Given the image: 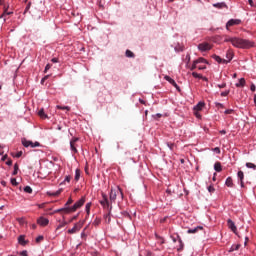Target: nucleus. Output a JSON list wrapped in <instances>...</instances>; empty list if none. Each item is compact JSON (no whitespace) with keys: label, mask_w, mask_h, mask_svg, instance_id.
Instances as JSON below:
<instances>
[{"label":"nucleus","mask_w":256,"mask_h":256,"mask_svg":"<svg viewBox=\"0 0 256 256\" xmlns=\"http://www.w3.org/2000/svg\"><path fill=\"white\" fill-rule=\"evenodd\" d=\"M224 41L226 43H231L233 47H237L238 49H251V47H253V42L246 39L226 38Z\"/></svg>","instance_id":"1"},{"label":"nucleus","mask_w":256,"mask_h":256,"mask_svg":"<svg viewBox=\"0 0 256 256\" xmlns=\"http://www.w3.org/2000/svg\"><path fill=\"white\" fill-rule=\"evenodd\" d=\"M117 197H120V199H123V190H121L120 187H116L114 189H111L110 191V201L112 203H115V201H117Z\"/></svg>","instance_id":"2"},{"label":"nucleus","mask_w":256,"mask_h":256,"mask_svg":"<svg viewBox=\"0 0 256 256\" xmlns=\"http://www.w3.org/2000/svg\"><path fill=\"white\" fill-rule=\"evenodd\" d=\"M103 199L100 200V205H102V207H104V209L109 210V213H111V209H113V206H111V204H109V198H107V196L105 194H102Z\"/></svg>","instance_id":"3"},{"label":"nucleus","mask_w":256,"mask_h":256,"mask_svg":"<svg viewBox=\"0 0 256 256\" xmlns=\"http://www.w3.org/2000/svg\"><path fill=\"white\" fill-rule=\"evenodd\" d=\"M21 142L24 147H32V149L35 147H41V143L39 142L33 143V141L27 140L26 138H22Z\"/></svg>","instance_id":"4"},{"label":"nucleus","mask_w":256,"mask_h":256,"mask_svg":"<svg viewBox=\"0 0 256 256\" xmlns=\"http://www.w3.org/2000/svg\"><path fill=\"white\" fill-rule=\"evenodd\" d=\"M85 205V197H82L80 200H78L73 206H72V211H77V209H81Z\"/></svg>","instance_id":"5"},{"label":"nucleus","mask_w":256,"mask_h":256,"mask_svg":"<svg viewBox=\"0 0 256 256\" xmlns=\"http://www.w3.org/2000/svg\"><path fill=\"white\" fill-rule=\"evenodd\" d=\"M72 209H73L72 206L71 207L65 206L64 208L55 210L54 213H66V214L75 213L74 210Z\"/></svg>","instance_id":"6"},{"label":"nucleus","mask_w":256,"mask_h":256,"mask_svg":"<svg viewBox=\"0 0 256 256\" xmlns=\"http://www.w3.org/2000/svg\"><path fill=\"white\" fill-rule=\"evenodd\" d=\"M77 141H79L77 137L72 138L70 141V149L73 153H77Z\"/></svg>","instance_id":"7"},{"label":"nucleus","mask_w":256,"mask_h":256,"mask_svg":"<svg viewBox=\"0 0 256 256\" xmlns=\"http://www.w3.org/2000/svg\"><path fill=\"white\" fill-rule=\"evenodd\" d=\"M165 81H168V83L170 85H173V87H175V89H177V91H181V88L179 87V85H177V82H175L173 80V78L169 77V76H164Z\"/></svg>","instance_id":"8"},{"label":"nucleus","mask_w":256,"mask_h":256,"mask_svg":"<svg viewBox=\"0 0 256 256\" xmlns=\"http://www.w3.org/2000/svg\"><path fill=\"white\" fill-rule=\"evenodd\" d=\"M233 25H241V20H239V19H230L226 23V29H229V27H233Z\"/></svg>","instance_id":"9"},{"label":"nucleus","mask_w":256,"mask_h":256,"mask_svg":"<svg viewBox=\"0 0 256 256\" xmlns=\"http://www.w3.org/2000/svg\"><path fill=\"white\" fill-rule=\"evenodd\" d=\"M199 51H211V45L209 43H201L198 45Z\"/></svg>","instance_id":"10"},{"label":"nucleus","mask_w":256,"mask_h":256,"mask_svg":"<svg viewBox=\"0 0 256 256\" xmlns=\"http://www.w3.org/2000/svg\"><path fill=\"white\" fill-rule=\"evenodd\" d=\"M38 225H40L41 227H47V225H49V219L45 218V217H40L37 220Z\"/></svg>","instance_id":"11"},{"label":"nucleus","mask_w":256,"mask_h":256,"mask_svg":"<svg viewBox=\"0 0 256 256\" xmlns=\"http://www.w3.org/2000/svg\"><path fill=\"white\" fill-rule=\"evenodd\" d=\"M227 226L229 227V229H231L233 233L237 234V226H235V222H233V220L228 219Z\"/></svg>","instance_id":"12"},{"label":"nucleus","mask_w":256,"mask_h":256,"mask_svg":"<svg viewBox=\"0 0 256 256\" xmlns=\"http://www.w3.org/2000/svg\"><path fill=\"white\" fill-rule=\"evenodd\" d=\"M199 231H203V226H197L195 228H191L187 230L188 234H195V233H199Z\"/></svg>","instance_id":"13"},{"label":"nucleus","mask_w":256,"mask_h":256,"mask_svg":"<svg viewBox=\"0 0 256 256\" xmlns=\"http://www.w3.org/2000/svg\"><path fill=\"white\" fill-rule=\"evenodd\" d=\"M212 58L215 59V61H217V63H225V64L229 63V61H227L225 59H221V57H219L218 55H215V54L212 56Z\"/></svg>","instance_id":"14"},{"label":"nucleus","mask_w":256,"mask_h":256,"mask_svg":"<svg viewBox=\"0 0 256 256\" xmlns=\"http://www.w3.org/2000/svg\"><path fill=\"white\" fill-rule=\"evenodd\" d=\"M214 169L217 173H221V171H223V166H221V162H216L214 164Z\"/></svg>","instance_id":"15"},{"label":"nucleus","mask_w":256,"mask_h":256,"mask_svg":"<svg viewBox=\"0 0 256 256\" xmlns=\"http://www.w3.org/2000/svg\"><path fill=\"white\" fill-rule=\"evenodd\" d=\"M205 107V102H199L196 106H194V111H202Z\"/></svg>","instance_id":"16"},{"label":"nucleus","mask_w":256,"mask_h":256,"mask_svg":"<svg viewBox=\"0 0 256 256\" xmlns=\"http://www.w3.org/2000/svg\"><path fill=\"white\" fill-rule=\"evenodd\" d=\"M18 243L20 245H27V241H25V236L21 235L18 237Z\"/></svg>","instance_id":"17"},{"label":"nucleus","mask_w":256,"mask_h":256,"mask_svg":"<svg viewBox=\"0 0 256 256\" xmlns=\"http://www.w3.org/2000/svg\"><path fill=\"white\" fill-rule=\"evenodd\" d=\"M77 231H79V226L76 224L72 229L68 230V233L73 235V233H77Z\"/></svg>","instance_id":"18"},{"label":"nucleus","mask_w":256,"mask_h":256,"mask_svg":"<svg viewBox=\"0 0 256 256\" xmlns=\"http://www.w3.org/2000/svg\"><path fill=\"white\" fill-rule=\"evenodd\" d=\"M61 193H63V189H59L56 192L48 193V195H51L52 197H59V195H61Z\"/></svg>","instance_id":"19"},{"label":"nucleus","mask_w":256,"mask_h":256,"mask_svg":"<svg viewBox=\"0 0 256 256\" xmlns=\"http://www.w3.org/2000/svg\"><path fill=\"white\" fill-rule=\"evenodd\" d=\"M225 185H226L227 187H233V178L228 177V178L226 179Z\"/></svg>","instance_id":"20"},{"label":"nucleus","mask_w":256,"mask_h":256,"mask_svg":"<svg viewBox=\"0 0 256 256\" xmlns=\"http://www.w3.org/2000/svg\"><path fill=\"white\" fill-rule=\"evenodd\" d=\"M240 247H241V244L232 245L231 248H230V253H232L233 251H239Z\"/></svg>","instance_id":"21"},{"label":"nucleus","mask_w":256,"mask_h":256,"mask_svg":"<svg viewBox=\"0 0 256 256\" xmlns=\"http://www.w3.org/2000/svg\"><path fill=\"white\" fill-rule=\"evenodd\" d=\"M38 115L41 119H47V114H45V110L43 109L39 110Z\"/></svg>","instance_id":"22"},{"label":"nucleus","mask_w":256,"mask_h":256,"mask_svg":"<svg viewBox=\"0 0 256 256\" xmlns=\"http://www.w3.org/2000/svg\"><path fill=\"white\" fill-rule=\"evenodd\" d=\"M7 9H9V6H4V13L1 17H5V15H13V12H8Z\"/></svg>","instance_id":"23"},{"label":"nucleus","mask_w":256,"mask_h":256,"mask_svg":"<svg viewBox=\"0 0 256 256\" xmlns=\"http://www.w3.org/2000/svg\"><path fill=\"white\" fill-rule=\"evenodd\" d=\"M81 178V171L79 169H76L75 171V181H79Z\"/></svg>","instance_id":"24"},{"label":"nucleus","mask_w":256,"mask_h":256,"mask_svg":"<svg viewBox=\"0 0 256 256\" xmlns=\"http://www.w3.org/2000/svg\"><path fill=\"white\" fill-rule=\"evenodd\" d=\"M85 211H86L87 215H89L91 213V202L86 204Z\"/></svg>","instance_id":"25"},{"label":"nucleus","mask_w":256,"mask_h":256,"mask_svg":"<svg viewBox=\"0 0 256 256\" xmlns=\"http://www.w3.org/2000/svg\"><path fill=\"white\" fill-rule=\"evenodd\" d=\"M245 85V78H241L239 83H236V87H243Z\"/></svg>","instance_id":"26"},{"label":"nucleus","mask_w":256,"mask_h":256,"mask_svg":"<svg viewBox=\"0 0 256 256\" xmlns=\"http://www.w3.org/2000/svg\"><path fill=\"white\" fill-rule=\"evenodd\" d=\"M65 183H71V176H66L64 181L60 183V185H65Z\"/></svg>","instance_id":"27"},{"label":"nucleus","mask_w":256,"mask_h":256,"mask_svg":"<svg viewBox=\"0 0 256 256\" xmlns=\"http://www.w3.org/2000/svg\"><path fill=\"white\" fill-rule=\"evenodd\" d=\"M246 167L248 168V169H256V165L255 164H253V163H251V162H247L246 163Z\"/></svg>","instance_id":"28"},{"label":"nucleus","mask_w":256,"mask_h":256,"mask_svg":"<svg viewBox=\"0 0 256 256\" xmlns=\"http://www.w3.org/2000/svg\"><path fill=\"white\" fill-rule=\"evenodd\" d=\"M24 192L31 194L33 193V188H31V186H26L24 187Z\"/></svg>","instance_id":"29"},{"label":"nucleus","mask_w":256,"mask_h":256,"mask_svg":"<svg viewBox=\"0 0 256 256\" xmlns=\"http://www.w3.org/2000/svg\"><path fill=\"white\" fill-rule=\"evenodd\" d=\"M17 173H19V164H14V171L12 173V175H17Z\"/></svg>","instance_id":"30"},{"label":"nucleus","mask_w":256,"mask_h":256,"mask_svg":"<svg viewBox=\"0 0 256 256\" xmlns=\"http://www.w3.org/2000/svg\"><path fill=\"white\" fill-rule=\"evenodd\" d=\"M213 7H216L217 9H223V7H225V3H216L213 4Z\"/></svg>","instance_id":"31"},{"label":"nucleus","mask_w":256,"mask_h":256,"mask_svg":"<svg viewBox=\"0 0 256 256\" xmlns=\"http://www.w3.org/2000/svg\"><path fill=\"white\" fill-rule=\"evenodd\" d=\"M57 109H61L62 111H71V107L69 106H57Z\"/></svg>","instance_id":"32"},{"label":"nucleus","mask_w":256,"mask_h":256,"mask_svg":"<svg viewBox=\"0 0 256 256\" xmlns=\"http://www.w3.org/2000/svg\"><path fill=\"white\" fill-rule=\"evenodd\" d=\"M126 57L133 58L135 54L131 50H126Z\"/></svg>","instance_id":"33"},{"label":"nucleus","mask_w":256,"mask_h":256,"mask_svg":"<svg viewBox=\"0 0 256 256\" xmlns=\"http://www.w3.org/2000/svg\"><path fill=\"white\" fill-rule=\"evenodd\" d=\"M65 225H67V222L63 221V222H60L59 225L57 226V231H59V229H63V227H65Z\"/></svg>","instance_id":"34"},{"label":"nucleus","mask_w":256,"mask_h":256,"mask_svg":"<svg viewBox=\"0 0 256 256\" xmlns=\"http://www.w3.org/2000/svg\"><path fill=\"white\" fill-rule=\"evenodd\" d=\"M226 57L228 59L226 61H228V63H229V61H231L233 59V53L228 51L227 54H226Z\"/></svg>","instance_id":"35"},{"label":"nucleus","mask_w":256,"mask_h":256,"mask_svg":"<svg viewBox=\"0 0 256 256\" xmlns=\"http://www.w3.org/2000/svg\"><path fill=\"white\" fill-rule=\"evenodd\" d=\"M238 178L240 179V181H243V179L245 178V174L243 173V171H238Z\"/></svg>","instance_id":"36"},{"label":"nucleus","mask_w":256,"mask_h":256,"mask_svg":"<svg viewBox=\"0 0 256 256\" xmlns=\"http://www.w3.org/2000/svg\"><path fill=\"white\" fill-rule=\"evenodd\" d=\"M195 63H209L207 62V60H205V58H198L197 60H195Z\"/></svg>","instance_id":"37"},{"label":"nucleus","mask_w":256,"mask_h":256,"mask_svg":"<svg viewBox=\"0 0 256 256\" xmlns=\"http://www.w3.org/2000/svg\"><path fill=\"white\" fill-rule=\"evenodd\" d=\"M11 184L14 185V187H17L19 185V183H17V179L15 178H11Z\"/></svg>","instance_id":"38"},{"label":"nucleus","mask_w":256,"mask_h":256,"mask_svg":"<svg viewBox=\"0 0 256 256\" xmlns=\"http://www.w3.org/2000/svg\"><path fill=\"white\" fill-rule=\"evenodd\" d=\"M192 77H195V79H201V74H199L197 72H193Z\"/></svg>","instance_id":"39"},{"label":"nucleus","mask_w":256,"mask_h":256,"mask_svg":"<svg viewBox=\"0 0 256 256\" xmlns=\"http://www.w3.org/2000/svg\"><path fill=\"white\" fill-rule=\"evenodd\" d=\"M73 203V198H69L68 201L65 204V207H69Z\"/></svg>","instance_id":"40"},{"label":"nucleus","mask_w":256,"mask_h":256,"mask_svg":"<svg viewBox=\"0 0 256 256\" xmlns=\"http://www.w3.org/2000/svg\"><path fill=\"white\" fill-rule=\"evenodd\" d=\"M100 223H101V219H99V218H96L95 220H94V222H93V225H100Z\"/></svg>","instance_id":"41"},{"label":"nucleus","mask_w":256,"mask_h":256,"mask_svg":"<svg viewBox=\"0 0 256 256\" xmlns=\"http://www.w3.org/2000/svg\"><path fill=\"white\" fill-rule=\"evenodd\" d=\"M208 191H209V193H215V187L208 186Z\"/></svg>","instance_id":"42"},{"label":"nucleus","mask_w":256,"mask_h":256,"mask_svg":"<svg viewBox=\"0 0 256 256\" xmlns=\"http://www.w3.org/2000/svg\"><path fill=\"white\" fill-rule=\"evenodd\" d=\"M17 221L20 225H23L25 223V218H17Z\"/></svg>","instance_id":"43"},{"label":"nucleus","mask_w":256,"mask_h":256,"mask_svg":"<svg viewBox=\"0 0 256 256\" xmlns=\"http://www.w3.org/2000/svg\"><path fill=\"white\" fill-rule=\"evenodd\" d=\"M43 236H38L37 238H36V243H41V241H43Z\"/></svg>","instance_id":"44"},{"label":"nucleus","mask_w":256,"mask_h":256,"mask_svg":"<svg viewBox=\"0 0 256 256\" xmlns=\"http://www.w3.org/2000/svg\"><path fill=\"white\" fill-rule=\"evenodd\" d=\"M49 69H51V64H47L45 69H44V73H47V71H49Z\"/></svg>","instance_id":"45"},{"label":"nucleus","mask_w":256,"mask_h":256,"mask_svg":"<svg viewBox=\"0 0 256 256\" xmlns=\"http://www.w3.org/2000/svg\"><path fill=\"white\" fill-rule=\"evenodd\" d=\"M225 115H231V113H233V109H228V110H225Z\"/></svg>","instance_id":"46"},{"label":"nucleus","mask_w":256,"mask_h":256,"mask_svg":"<svg viewBox=\"0 0 256 256\" xmlns=\"http://www.w3.org/2000/svg\"><path fill=\"white\" fill-rule=\"evenodd\" d=\"M197 65H199L198 63H195V61L193 62V65L191 67V71L197 69Z\"/></svg>","instance_id":"47"},{"label":"nucleus","mask_w":256,"mask_h":256,"mask_svg":"<svg viewBox=\"0 0 256 256\" xmlns=\"http://www.w3.org/2000/svg\"><path fill=\"white\" fill-rule=\"evenodd\" d=\"M167 147H169V149L173 150V147H175V144L167 142Z\"/></svg>","instance_id":"48"},{"label":"nucleus","mask_w":256,"mask_h":256,"mask_svg":"<svg viewBox=\"0 0 256 256\" xmlns=\"http://www.w3.org/2000/svg\"><path fill=\"white\" fill-rule=\"evenodd\" d=\"M219 89H225V87H227L226 83L223 84H218Z\"/></svg>","instance_id":"49"},{"label":"nucleus","mask_w":256,"mask_h":256,"mask_svg":"<svg viewBox=\"0 0 256 256\" xmlns=\"http://www.w3.org/2000/svg\"><path fill=\"white\" fill-rule=\"evenodd\" d=\"M214 153H217L219 155V153H221V149H219V147H216L213 149Z\"/></svg>","instance_id":"50"},{"label":"nucleus","mask_w":256,"mask_h":256,"mask_svg":"<svg viewBox=\"0 0 256 256\" xmlns=\"http://www.w3.org/2000/svg\"><path fill=\"white\" fill-rule=\"evenodd\" d=\"M153 117H154V119H161V117H163V115L158 113V114L154 115Z\"/></svg>","instance_id":"51"},{"label":"nucleus","mask_w":256,"mask_h":256,"mask_svg":"<svg viewBox=\"0 0 256 256\" xmlns=\"http://www.w3.org/2000/svg\"><path fill=\"white\" fill-rule=\"evenodd\" d=\"M229 95V91H225L221 93V97H227Z\"/></svg>","instance_id":"52"},{"label":"nucleus","mask_w":256,"mask_h":256,"mask_svg":"<svg viewBox=\"0 0 256 256\" xmlns=\"http://www.w3.org/2000/svg\"><path fill=\"white\" fill-rule=\"evenodd\" d=\"M49 79V75H46L44 78H42L41 83H45Z\"/></svg>","instance_id":"53"},{"label":"nucleus","mask_w":256,"mask_h":256,"mask_svg":"<svg viewBox=\"0 0 256 256\" xmlns=\"http://www.w3.org/2000/svg\"><path fill=\"white\" fill-rule=\"evenodd\" d=\"M248 3L250 7H255V3L253 2V0H248Z\"/></svg>","instance_id":"54"},{"label":"nucleus","mask_w":256,"mask_h":256,"mask_svg":"<svg viewBox=\"0 0 256 256\" xmlns=\"http://www.w3.org/2000/svg\"><path fill=\"white\" fill-rule=\"evenodd\" d=\"M20 255H21V256H28L27 250H24V251L20 252Z\"/></svg>","instance_id":"55"},{"label":"nucleus","mask_w":256,"mask_h":256,"mask_svg":"<svg viewBox=\"0 0 256 256\" xmlns=\"http://www.w3.org/2000/svg\"><path fill=\"white\" fill-rule=\"evenodd\" d=\"M51 62H52V63H59V59H58V58H52V59H51Z\"/></svg>","instance_id":"56"},{"label":"nucleus","mask_w":256,"mask_h":256,"mask_svg":"<svg viewBox=\"0 0 256 256\" xmlns=\"http://www.w3.org/2000/svg\"><path fill=\"white\" fill-rule=\"evenodd\" d=\"M255 89H256L255 84H252V85L250 86V90L253 91V92H255Z\"/></svg>","instance_id":"57"},{"label":"nucleus","mask_w":256,"mask_h":256,"mask_svg":"<svg viewBox=\"0 0 256 256\" xmlns=\"http://www.w3.org/2000/svg\"><path fill=\"white\" fill-rule=\"evenodd\" d=\"M6 165H9V166L13 165V160L9 159V160L6 162Z\"/></svg>","instance_id":"58"},{"label":"nucleus","mask_w":256,"mask_h":256,"mask_svg":"<svg viewBox=\"0 0 256 256\" xmlns=\"http://www.w3.org/2000/svg\"><path fill=\"white\" fill-rule=\"evenodd\" d=\"M199 71H203L204 69H207V66H198Z\"/></svg>","instance_id":"59"},{"label":"nucleus","mask_w":256,"mask_h":256,"mask_svg":"<svg viewBox=\"0 0 256 256\" xmlns=\"http://www.w3.org/2000/svg\"><path fill=\"white\" fill-rule=\"evenodd\" d=\"M21 155H23V152H22V151L18 152V153L15 155V157L19 158V157H21Z\"/></svg>","instance_id":"60"},{"label":"nucleus","mask_w":256,"mask_h":256,"mask_svg":"<svg viewBox=\"0 0 256 256\" xmlns=\"http://www.w3.org/2000/svg\"><path fill=\"white\" fill-rule=\"evenodd\" d=\"M216 107H221L223 109V104L221 103H216Z\"/></svg>","instance_id":"61"},{"label":"nucleus","mask_w":256,"mask_h":256,"mask_svg":"<svg viewBox=\"0 0 256 256\" xmlns=\"http://www.w3.org/2000/svg\"><path fill=\"white\" fill-rule=\"evenodd\" d=\"M240 185H241V187H245L243 180H240Z\"/></svg>","instance_id":"62"},{"label":"nucleus","mask_w":256,"mask_h":256,"mask_svg":"<svg viewBox=\"0 0 256 256\" xmlns=\"http://www.w3.org/2000/svg\"><path fill=\"white\" fill-rule=\"evenodd\" d=\"M220 133H221V135H225L227 133V131L222 130V131H220Z\"/></svg>","instance_id":"63"},{"label":"nucleus","mask_w":256,"mask_h":256,"mask_svg":"<svg viewBox=\"0 0 256 256\" xmlns=\"http://www.w3.org/2000/svg\"><path fill=\"white\" fill-rule=\"evenodd\" d=\"M6 159H7V155H4V156L2 157V161H6Z\"/></svg>","instance_id":"64"}]
</instances>
